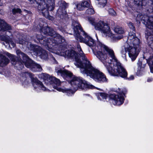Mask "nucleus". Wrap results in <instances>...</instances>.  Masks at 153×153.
<instances>
[{"mask_svg": "<svg viewBox=\"0 0 153 153\" xmlns=\"http://www.w3.org/2000/svg\"><path fill=\"white\" fill-rule=\"evenodd\" d=\"M94 54L104 64L111 75L125 78L126 70L118 61L113 50L101 43L93 49Z\"/></svg>", "mask_w": 153, "mask_h": 153, "instance_id": "f257e3e1", "label": "nucleus"}, {"mask_svg": "<svg viewBox=\"0 0 153 153\" xmlns=\"http://www.w3.org/2000/svg\"><path fill=\"white\" fill-rule=\"evenodd\" d=\"M42 33L50 36L44 38L41 34H38L36 38L40 43L46 47V49L50 52H52V49H54L58 46L59 43L57 42L59 39L62 40L61 42L64 41V39L59 34L56 33L53 29L49 27H45L41 29Z\"/></svg>", "mask_w": 153, "mask_h": 153, "instance_id": "f03ea898", "label": "nucleus"}, {"mask_svg": "<svg viewBox=\"0 0 153 153\" xmlns=\"http://www.w3.org/2000/svg\"><path fill=\"white\" fill-rule=\"evenodd\" d=\"M140 40L136 37L133 32L129 33L127 43L122 47L121 53L123 57H126V52H128L129 56L133 61L136 58L139 51Z\"/></svg>", "mask_w": 153, "mask_h": 153, "instance_id": "7ed1b4c3", "label": "nucleus"}, {"mask_svg": "<svg viewBox=\"0 0 153 153\" xmlns=\"http://www.w3.org/2000/svg\"><path fill=\"white\" fill-rule=\"evenodd\" d=\"M87 66L80 69V72L93 79L95 81L100 83L107 82L108 79L102 73L93 67L91 63L88 62Z\"/></svg>", "mask_w": 153, "mask_h": 153, "instance_id": "20e7f679", "label": "nucleus"}, {"mask_svg": "<svg viewBox=\"0 0 153 153\" xmlns=\"http://www.w3.org/2000/svg\"><path fill=\"white\" fill-rule=\"evenodd\" d=\"M72 25L74 32L75 38L80 42L85 43L91 47L95 45L94 40L82 30L80 25L77 22L73 21Z\"/></svg>", "mask_w": 153, "mask_h": 153, "instance_id": "39448f33", "label": "nucleus"}, {"mask_svg": "<svg viewBox=\"0 0 153 153\" xmlns=\"http://www.w3.org/2000/svg\"><path fill=\"white\" fill-rule=\"evenodd\" d=\"M22 77L21 79L22 85L25 87L29 83V81L27 78L29 77L31 79L34 88L37 91L41 90L43 91L47 90L46 88L43 85L42 82L38 80L37 78H34V75L30 73L25 72L22 73L21 74Z\"/></svg>", "mask_w": 153, "mask_h": 153, "instance_id": "423d86ee", "label": "nucleus"}, {"mask_svg": "<svg viewBox=\"0 0 153 153\" xmlns=\"http://www.w3.org/2000/svg\"><path fill=\"white\" fill-rule=\"evenodd\" d=\"M95 28L101 30L104 36L110 38L113 42L119 40L122 38L121 36H117L113 34L108 24L103 21H100L96 23L95 25Z\"/></svg>", "mask_w": 153, "mask_h": 153, "instance_id": "0eeeda50", "label": "nucleus"}, {"mask_svg": "<svg viewBox=\"0 0 153 153\" xmlns=\"http://www.w3.org/2000/svg\"><path fill=\"white\" fill-rule=\"evenodd\" d=\"M16 53L19 58H22V62L23 65L24 64L26 67L30 68L33 71H41L42 70V68L40 65L33 62L26 54L23 52L19 50H17ZM23 67V66L22 68Z\"/></svg>", "mask_w": 153, "mask_h": 153, "instance_id": "6e6552de", "label": "nucleus"}, {"mask_svg": "<svg viewBox=\"0 0 153 153\" xmlns=\"http://www.w3.org/2000/svg\"><path fill=\"white\" fill-rule=\"evenodd\" d=\"M40 77L44 80H47L49 81L50 83L53 84V88L56 89L59 91H62L63 92H66L68 96H70L71 94L74 93V92L70 89H63L58 87L61 83L60 80L56 77L53 76H50L49 75L46 74L42 73L40 75Z\"/></svg>", "mask_w": 153, "mask_h": 153, "instance_id": "1a4fd4ad", "label": "nucleus"}, {"mask_svg": "<svg viewBox=\"0 0 153 153\" xmlns=\"http://www.w3.org/2000/svg\"><path fill=\"white\" fill-rule=\"evenodd\" d=\"M4 54L6 55L10 58L12 64L13 65H16V67L18 68L19 69H22V68L23 65L22 62L21 58H20V59L18 61H16V56L6 52L0 53V66H4L7 65L10 62L9 60L4 56Z\"/></svg>", "mask_w": 153, "mask_h": 153, "instance_id": "9d476101", "label": "nucleus"}, {"mask_svg": "<svg viewBox=\"0 0 153 153\" xmlns=\"http://www.w3.org/2000/svg\"><path fill=\"white\" fill-rule=\"evenodd\" d=\"M16 42L20 44L27 45L29 49L35 52L36 55L40 56L41 58L45 59L47 58L48 54L46 51L45 50L42 49L41 48L38 46L31 44L30 43H28L27 42L25 41L22 39L21 40L20 39L16 40Z\"/></svg>", "mask_w": 153, "mask_h": 153, "instance_id": "9b49d317", "label": "nucleus"}, {"mask_svg": "<svg viewBox=\"0 0 153 153\" xmlns=\"http://www.w3.org/2000/svg\"><path fill=\"white\" fill-rule=\"evenodd\" d=\"M70 83L75 90L78 88L81 89H83L85 88L93 89L95 88L92 85L88 84L82 78L76 76H74L72 78L70 81Z\"/></svg>", "mask_w": 153, "mask_h": 153, "instance_id": "f8f14e48", "label": "nucleus"}, {"mask_svg": "<svg viewBox=\"0 0 153 153\" xmlns=\"http://www.w3.org/2000/svg\"><path fill=\"white\" fill-rule=\"evenodd\" d=\"M77 48L79 52L78 54L79 59H76V62L74 63V64L77 67L81 69L87 66L88 62H91L83 53L79 44L77 45Z\"/></svg>", "mask_w": 153, "mask_h": 153, "instance_id": "ddd939ff", "label": "nucleus"}, {"mask_svg": "<svg viewBox=\"0 0 153 153\" xmlns=\"http://www.w3.org/2000/svg\"><path fill=\"white\" fill-rule=\"evenodd\" d=\"M137 21H143L146 27L149 29L153 28V17H149L146 15L139 13L137 15Z\"/></svg>", "mask_w": 153, "mask_h": 153, "instance_id": "4468645a", "label": "nucleus"}, {"mask_svg": "<svg viewBox=\"0 0 153 153\" xmlns=\"http://www.w3.org/2000/svg\"><path fill=\"white\" fill-rule=\"evenodd\" d=\"M59 7L57 10L56 15L60 19H65L68 17V15L65 9L67 6L66 3L64 1H60L59 2Z\"/></svg>", "mask_w": 153, "mask_h": 153, "instance_id": "2eb2a0df", "label": "nucleus"}, {"mask_svg": "<svg viewBox=\"0 0 153 153\" xmlns=\"http://www.w3.org/2000/svg\"><path fill=\"white\" fill-rule=\"evenodd\" d=\"M45 2L46 6H44L42 7V9L38 10L40 13L41 12L43 15L45 17L48 18L49 16L48 10L52 11L54 8V1L47 2L46 4L45 1L44 0Z\"/></svg>", "mask_w": 153, "mask_h": 153, "instance_id": "dca6fc26", "label": "nucleus"}, {"mask_svg": "<svg viewBox=\"0 0 153 153\" xmlns=\"http://www.w3.org/2000/svg\"><path fill=\"white\" fill-rule=\"evenodd\" d=\"M110 97L113 100V102L114 105H120L123 102L124 98L121 94L118 95L111 94Z\"/></svg>", "mask_w": 153, "mask_h": 153, "instance_id": "f3484780", "label": "nucleus"}, {"mask_svg": "<svg viewBox=\"0 0 153 153\" xmlns=\"http://www.w3.org/2000/svg\"><path fill=\"white\" fill-rule=\"evenodd\" d=\"M62 38L64 39V41L63 42H61V39H59L58 40H57V42L59 43L58 46L57 47L55 48L52 49V52H53V50H56V49L58 48H59L58 49V53L60 55L62 56H64V57H66L67 56V52L66 51H67V49L66 48L64 47H63L62 45H60L61 43H62V42H65V40L64 39V38L62 37Z\"/></svg>", "mask_w": 153, "mask_h": 153, "instance_id": "a211bd4d", "label": "nucleus"}, {"mask_svg": "<svg viewBox=\"0 0 153 153\" xmlns=\"http://www.w3.org/2000/svg\"><path fill=\"white\" fill-rule=\"evenodd\" d=\"M62 38L64 39V41L63 42H61V39H59L58 40H57V42L59 43L58 46L57 47L55 48L52 49V52H53V50H56V49L58 48H59L58 49V53L60 55L62 56H64V57H66L67 56V52L66 51H67V49L66 48L64 47H63L62 45H60L61 43H62V42H65V40L64 39V38L62 37Z\"/></svg>", "mask_w": 153, "mask_h": 153, "instance_id": "6ab92c4d", "label": "nucleus"}, {"mask_svg": "<svg viewBox=\"0 0 153 153\" xmlns=\"http://www.w3.org/2000/svg\"><path fill=\"white\" fill-rule=\"evenodd\" d=\"M55 71L58 74H60L61 76L63 77H70L72 75V74L69 71L63 69H62L59 67L56 68Z\"/></svg>", "mask_w": 153, "mask_h": 153, "instance_id": "aec40b11", "label": "nucleus"}, {"mask_svg": "<svg viewBox=\"0 0 153 153\" xmlns=\"http://www.w3.org/2000/svg\"><path fill=\"white\" fill-rule=\"evenodd\" d=\"M1 11V10H0ZM0 12V13H1ZM11 27L4 21L0 19V31H6L12 30Z\"/></svg>", "mask_w": 153, "mask_h": 153, "instance_id": "412c9836", "label": "nucleus"}, {"mask_svg": "<svg viewBox=\"0 0 153 153\" xmlns=\"http://www.w3.org/2000/svg\"><path fill=\"white\" fill-rule=\"evenodd\" d=\"M90 6V3L87 1H82L77 4L76 7L77 9L79 10H84L85 7H88Z\"/></svg>", "mask_w": 153, "mask_h": 153, "instance_id": "4be33fe9", "label": "nucleus"}, {"mask_svg": "<svg viewBox=\"0 0 153 153\" xmlns=\"http://www.w3.org/2000/svg\"><path fill=\"white\" fill-rule=\"evenodd\" d=\"M66 52L67 53L66 57H71L73 59L74 58L75 59V62H76V59H79L78 54L75 51L72 50H68Z\"/></svg>", "mask_w": 153, "mask_h": 153, "instance_id": "5701e85b", "label": "nucleus"}, {"mask_svg": "<svg viewBox=\"0 0 153 153\" xmlns=\"http://www.w3.org/2000/svg\"><path fill=\"white\" fill-rule=\"evenodd\" d=\"M134 2L135 4L140 7L145 6L146 4L145 0H134Z\"/></svg>", "mask_w": 153, "mask_h": 153, "instance_id": "b1692460", "label": "nucleus"}, {"mask_svg": "<svg viewBox=\"0 0 153 153\" xmlns=\"http://www.w3.org/2000/svg\"><path fill=\"white\" fill-rule=\"evenodd\" d=\"M98 1V6L100 7H103L107 3V0H97Z\"/></svg>", "mask_w": 153, "mask_h": 153, "instance_id": "393cba45", "label": "nucleus"}, {"mask_svg": "<svg viewBox=\"0 0 153 153\" xmlns=\"http://www.w3.org/2000/svg\"><path fill=\"white\" fill-rule=\"evenodd\" d=\"M114 31L119 34H122L124 33V30L122 27L117 26L114 29Z\"/></svg>", "mask_w": 153, "mask_h": 153, "instance_id": "a878e982", "label": "nucleus"}, {"mask_svg": "<svg viewBox=\"0 0 153 153\" xmlns=\"http://www.w3.org/2000/svg\"><path fill=\"white\" fill-rule=\"evenodd\" d=\"M148 63L150 66L151 72L153 73V56L150 58L148 61Z\"/></svg>", "mask_w": 153, "mask_h": 153, "instance_id": "bb28decb", "label": "nucleus"}, {"mask_svg": "<svg viewBox=\"0 0 153 153\" xmlns=\"http://www.w3.org/2000/svg\"><path fill=\"white\" fill-rule=\"evenodd\" d=\"M98 99H100V100L106 99L108 95L105 93H100L98 94Z\"/></svg>", "mask_w": 153, "mask_h": 153, "instance_id": "cd10ccee", "label": "nucleus"}, {"mask_svg": "<svg viewBox=\"0 0 153 153\" xmlns=\"http://www.w3.org/2000/svg\"><path fill=\"white\" fill-rule=\"evenodd\" d=\"M0 38L1 40L4 41L6 43L7 42H9V39L10 38L9 36H6L4 35L1 36Z\"/></svg>", "mask_w": 153, "mask_h": 153, "instance_id": "c85d7f7f", "label": "nucleus"}, {"mask_svg": "<svg viewBox=\"0 0 153 153\" xmlns=\"http://www.w3.org/2000/svg\"><path fill=\"white\" fill-rule=\"evenodd\" d=\"M108 12L109 14L112 16H115L116 15V13L112 9H109L108 10Z\"/></svg>", "mask_w": 153, "mask_h": 153, "instance_id": "c756f323", "label": "nucleus"}, {"mask_svg": "<svg viewBox=\"0 0 153 153\" xmlns=\"http://www.w3.org/2000/svg\"><path fill=\"white\" fill-rule=\"evenodd\" d=\"M94 13V10L91 8H88L86 11V13L88 14H93Z\"/></svg>", "mask_w": 153, "mask_h": 153, "instance_id": "7c9ffc66", "label": "nucleus"}, {"mask_svg": "<svg viewBox=\"0 0 153 153\" xmlns=\"http://www.w3.org/2000/svg\"><path fill=\"white\" fill-rule=\"evenodd\" d=\"M21 12V10L19 8H14L12 10V12L13 14H15L17 13H20Z\"/></svg>", "mask_w": 153, "mask_h": 153, "instance_id": "2f4dec72", "label": "nucleus"}, {"mask_svg": "<svg viewBox=\"0 0 153 153\" xmlns=\"http://www.w3.org/2000/svg\"><path fill=\"white\" fill-rule=\"evenodd\" d=\"M7 43H8L9 45V46H10V45H11V46L13 47H14L15 45V44L12 41V39H11L10 38L9 39V42H7Z\"/></svg>", "mask_w": 153, "mask_h": 153, "instance_id": "473e14b6", "label": "nucleus"}, {"mask_svg": "<svg viewBox=\"0 0 153 153\" xmlns=\"http://www.w3.org/2000/svg\"><path fill=\"white\" fill-rule=\"evenodd\" d=\"M88 20L90 23L95 26V25L96 24H95V20L94 18H90Z\"/></svg>", "mask_w": 153, "mask_h": 153, "instance_id": "72a5a7b5", "label": "nucleus"}, {"mask_svg": "<svg viewBox=\"0 0 153 153\" xmlns=\"http://www.w3.org/2000/svg\"><path fill=\"white\" fill-rule=\"evenodd\" d=\"M128 25L130 28L132 29L133 30H134V27L133 26V23L131 22H129L128 23Z\"/></svg>", "mask_w": 153, "mask_h": 153, "instance_id": "f704fd0d", "label": "nucleus"}, {"mask_svg": "<svg viewBox=\"0 0 153 153\" xmlns=\"http://www.w3.org/2000/svg\"><path fill=\"white\" fill-rule=\"evenodd\" d=\"M126 71V72H127ZM126 76V77H125V78H123V77H122L123 78H126L128 80H132L133 79H134V76L133 75H131L129 77H128V78H126V76Z\"/></svg>", "mask_w": 153, "mask_h": 153, "instance_id": "c9c22d12", "label": "nucleus"}, {"mask_svg": "<svg viewBox=\"0 0 153 153\" xmlns=\"http://www.w3.org/2000/svg\"><path fill=\"white\" fill-rule=\"evenodd\" d=\"M153 80V79L152 78H149L148 79L147 81L148 82H150L152 81Z\"/></svg>", "mask_w": 153, "mask_h": 153, "instance_id": "e433bc0d", "label": "nucleus"}, {"mask_svg": "<svg viewBox=\"0 0 153 153\" xmlns=\"http://www.w3.org/2000/svg\"><path fill=\"white\" fill-rule=\"evenodd\" d=\"M46 1L47 2H51V1H54V0H47Z\"/></svg>", "mask_w": 153, "mask_h": 153, "instance_id": "4c0bfd02", "label": "nucleus"}, {"mask_svg": "<svg viewBox=\"0 0 153 153\" xmlns=\"http://www.w3.org/2000/svg\"><path fill=\"white\" fill-rule=\"evenodd\" d=\"M10 31H8V32H6V34L7 35H8V34H7V33H10Z\"/></svg>", "mask_w": 153, "mask_h": 153, "instance_id": "58836bf2", "label": "nucleus"}, {"mask_svg": "<svg viewBox=\"0 0 153 153\" xmlns=\"http://www.w3.org/2000/svg\"><path fill=\"white\" fill-rule=\"evenodd\" d=\"M97 89H99V90H100V89H98V88H97Z\"/></svg>", "mask_w": 153, "mask_h": 153, "instance_id": "ea45409f", "label": "nucleus"}]
</instances>
